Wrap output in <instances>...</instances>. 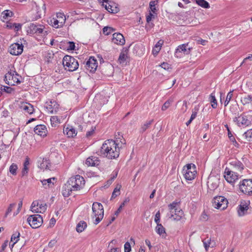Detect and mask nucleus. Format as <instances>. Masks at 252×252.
Returning a JSON list of instances; mask_svg holds the SVG:
<instances>
[{"instance_id": "nucleus-1", "label": "nucleus", "mask_w": 252, "mask_h": 252, "mask_svg": "<svg viewBox=\"0 0 252 252\" xmlns=\"http://www.w3.org/2000/svg\"><path fill=\"white\" fill-rule=\"evenodd\" d=\"M85 185L84 178L77 175L70 177L66 184L63 187V195L64 196H68L72 191L80 190L82 189Z\"/></svg>"}, {"instance_id": "nucleus-2", "label": "nucleus", "mask_w": 252, "mask_h": 252, "mask_svg": "<svg viewBox=\"0 0 252 252\" xmlns=\"http://www.w3.org/2000/svg\"><path fill=\"white\" fill-rule=\"evenodd\" d=\"M119 143L113 140H107L102 144L101 153L108 159H115L119 157L120 148Z\"/></svg>"}, {"instance_id": "nucleus-3", "label": "nucleus", "mask_w": 252, "mask_h": 252, "mask_svg": "<svg viewBox=\"0 0 252 252\" xmlns=\"http://www.w3.org/2000/svg\"><path fill=\"white\" fill-rule=\"evenodd\" d=\"M169 218L175 221H179L185 219L183 211L178 205V203L173 202L168 206Z\"/></svg>"}, {"instance_id": "nucleus-4", "label": "nucleus", "mask_w": 252, "mask_h": 252, "mask_svg": "<svg viewBox=\"0 0 252 252\" xmlns=\"http://www.w3.org/2000/svg\"><path fill=\"white\" fill-rule=\"evenodd\" d=\"M21 78V76L16 71L14 67H12L5 74L4 81L7 84L13 86L20 84Z\"/></svg>"}, {"instance_id": "nucleus-5", "label": "nucleus", "mask_w": 252, "mask_h": 252, "mask_svg": "<svg viewBox=\"0 0 252 252\" xmlns=\"http://www.w3.org/2000/svg\"><path fill=\"white\" fill-rule=\"evenodd\" d=\"M62 63L64 69L70 72L76 70L79 67L78 60L69 55H66L63 57Z\"/></svg>"}, {"instance_id": "nucleus-6", "label": "nucleus", "mask_w": 252, "mask_h": 252, "mask_svg": "<svg viewBox=\"0 0 252 252\" xmlns=\"http://www.w3.org/2000/svg\"><path fill=\"white\" fill-rule=\"evenodd\" d=\"M92 211L93 218H95L94 223L98 224L103 219L104 216V210L102 205L97 202H94L92 205Z\"/></svg>"}, {"instance_id": "nucleus-7", "label": "nucleus", "mask_w": 252, "mask_h": 252, "mask_svg": "<svg viewBox=\"0 0 252 252\" xmlns=\"http://www.w3.org/2000/svg\"><path fill=\"white\" fill-rule=\"evenodd\" d=\"M184 176L186 180L191 181L193 180L197 174L196 167L193 163L186 164L183 167Z\"/></svg>"}, {"instance_id": "nucleus-8", "label": "nucleus", "mask_w": 252, "mask_h": 252, "mask_svg": "<svg viewBox=\"0 0 252 252\" xmlns=\"http://www.w3.org/2000/svg\"><path fill=\"white\" fill-rule=\"evenodd\" d=\"M228 200L222 196H217L212 200V206L216 209L223 210L228 206Z\"/></svg>"}, {"instance_id": "nucleus-9", "label": "nucleus", "mask_w": 252, "mask_h": 252, "mask_svg": "<svg viewBox=\"0 0 252 252\" xmlns=\"http://www.w3.org/2000/svg\"><path fill=\"white\" fill-rule=\"evenodd\" d=\"M47 204L41 200H36L32 202L31 205V210L35 213H43L47 210Z\"/></svg>"}, {"instance_id": "nucleus-10", "label": "nucleus", "mask_w": 252, "mask_h": 252, "mask_svg": "<svg viewBox=\"0 0 252 252\" xmlns=\"http://www.w3.org/2000/svg\"><path fill=\"white\" fill-rule=\"evenodd\" d=\"M66 17L63 13H57L56 17H53L50 20V24L55 28L62 27L65 24Z\"/></svg>"}, {"instance_id": "nucleus-11", "label": "nucleus", "mask_w": 252, "mask_h": 252, "mask_svg": "<svg viewBox=\"0 0 252 252\" xmlns=\"http://www.w3.org/2000/svg\"><path fill=\"white\" fill-rule=\"evenodd\" d=\"M223 176L226 181L230 184L234 183L241 176L238 172L230 170L227 167L225 169Z\"/></svg>"}, {"instance_id": "nucleus-12", "label": "nucleus", "mask_w": 252, "mask_h": 252, "mask_svg": "<svg viewBox=\"0 0 252 252\" xmlns=\"http://www.w3.org/2000/svg\"><path fill=\"white\" fill-rule=\"evenodd\" d=\"M45 27L42 25L30 23L27 27V32L29 34H36L39 35L43 33Z\"/></svg>"}, {"instance_id": "nucleus-13", "label": "nucleus", "mask_w": 252, "mask_h": 252, "mask_svg": "<svg viewBox=\"0 0 252 252\" xmlns=\"http://www.w3.org/2000/svg\"><path fill=\"white\" fill-rule=\"evenodd\" d=\"M27 221L32 228H37L42 225L43 219L39 215H33L28 217Z\"/></svg>"}, {"instance_id": "nucleus-14", "label": "nucleus", "mask_w": 252, "mask_h": 252, "mask_svg": "<svg viewBox=\"0 0 252 252\" xmlns=\"http://www.w3.org/2000/svg\"><path fill=\"white\" fill-rule=\"evenodd\" d=\"M242 192L248 195L252 196V179H245L240 185Z\"/></svg>"}, {"instance_id": "nucleus-15", "label": "nucleus", "mask_w": 252, "mask_h": 252, "mask_svg": "<svg viewBox=\"0 0 252 252\" xmlns=\"http://www.w3.org/2000/svg\"><path fill=\"white\" fill-rule=\"evenodd\" d=\"M250 207V201L243 200L240 202L237 208V213L239 217H243L247 214Z\"/></svg>"}, {"instance_id": "nucleus-16", "label": "nucleus", "mask_w": 252, "mask_h": 252, "mask_svg": "<svg viewBox=\"0 0 252 252\" xmlns=\"http://www.w3.org/2000/svg\"><path fill=\"white\" fill-rule=\"evenodd\" d=\"M98 63L96 59L94 57H90L86 62L85 67L90 72H94L97 67Z\"/></svg>"}, {"instance_id": "nucleus-17", "label": "nucleus", "mask_w": 252, "mask_h": 252, "mask_svg": "<svg viewBox=\"0 0 252 252\" xmlns=\"http://www.w3.org/2000/svg\"><path fill=\"white\" fill-rule=\"evenodd\" d=\"M45 107L49 113L54 114L58 112L59 105L54 99H50L46 102Z\"/></svg>"}, {"instance_id": "nucleus-18", "label": "nucleus", "mask_w": 252, "mask_h": 252, "mask_svg": "<svg viewBox=\"0 0 252 252\" xmlns=\"http://www.w3.org/2000/svg\"><path fill=\"white\" fill-rule=\"evenodd\" d=\"M8 51L10 54L12 55H19L23 52V46L22 44L14 43L10 46Z\"/></svg>"}, {"instance_id": "nucleus-19", "label": "nucleus", "mask_w": 252, "mask_h": 252, "mask_svg": "<svg viewBox=\"0 0 252 252\" xmlns=\"http://www.w3.org/2000/svg\"><path fill=\"white\" fill-rule=\"evenodd\" d=\"M229 165L230 166V168H229L230 170L235 171V172H237L239 174L240 173H242V171L244 168L243 164L236 159H233L230 161Z\"/></svg>"}, {"instance_id": "nucleus-20", "label": "nucleus", "mask_w": 252, "mask_h": 252, "mask_svg": "<svg viewBox=\"0 0 252 252\" xmlns=\"http://www.w3.org/2000/svg\"><path fill=\"white\" fill-rule=\"evenodd\" d=\"M20 110L24 113L32 114L34 112L33 106L28 102H22L19 105Z\"/></svg>"}, {"instance_id": "nucleus-21", "label": "nucleus", "mask_w": 252, "mask_h": 252, "mask_svg": "<svg viewBox=\"0 0 252 252\" xmlns=\"http://www.w3.org/2000/svg\"><path fill=\"white\" fill-rule=\"evenodd\" d=\"M34 131L35 134L41 137H45L48 133L47 127L44 125H37L34 128Z\"/></svg>"}, {"instance_id": "nucleus-22", "label": "nucleus", "mask_w": 252, "mask_h": 252, "mask_svg": "<svg viewBox=\"0 0 252 252\" xmlns=\"http://www.w3.org/2000/svg\"><path fill=\"white\" fill-rule=\"evenodd\" d=\"M38 167L42 170L49 169L51 167L50 161L46 158H40L37 161Z\"/></svg>"}, {"instance_id": "nucleus-23", "label": "nucleus", "mask_w": 252, "mask_h": 252, "mask_svg": "<svg viewBox=\"0 0 252 252\" xmlns=\"http://www.w3.org/2000/svg\"><path fill=\"white\" fill-rule=\"evenodd\" d=\"M112 42L116 44L123 45L125 43V39L122 34L114 33L113 34Z\"/></svg>"}, {"instance_id": "nucleus-24", "label": "nucleus", "mask_w": 252, "mask_h": 252, "mask_svg": "<svg viewBox=\"0 0 252 252\" xmlns=\"http://www.w3.org/2000/svg\"><path fill=\"white\" fill-rule=\"evenodd\" d=\"M63 133L68 137H73L77 135V132L73 126L67 125L66 127H64Z\"/></svg>"}, {"instance_id": "nucleus-25", "label": "nucleus", "mask_w": 252, "mask_h": 252, "mask_svg": "<svg viewBox=\"0 0 252 252\" xmlns=\"http://www.w3.org/2000/svg\"><path fill=\"white\" fill-rule=\"evenodd\" d=\"M56 178L52 177L47 179L41 180L40 181L42 186L45 189H48L54 186L55 183L56 182Z\"/></svg>"}, {"instance_id": "nucleus-26", "label": "nucleus", "mask_w": 252, "mask_h": 252, "mask_svg": "<svg viewBox=\"0 0 252 252\" xmlns=\"http://www.w3.org/2000/svg\"><path fill=\"white\" fill-rule=\"evenodd\" d=\"M234 121L239 126L243 125H248V120L245 116L243 115H240L238 117H235L234 119Z\"/></svg>"}, {"instance_id": "nucleus-27", "label": "nucleus", "mask_w": 252, "mask_h": 252, "mask_svg": "<svg viewBox=\"0 0 252 252\" xmlns=\"http://www.w3.org/2000/svg\"><path fill=\"white\" fill-rule=\"evenodd\" d=\"M85 163L88 166H95L99 164V161L97 158L92 156L89 157L86 159Z\"/></svg>"}, {"instance_id": "nucleus-28", "label": "nucleus", "mask_w": 252, "mask_h": 252, "mask_svg": "<svg viewBox=\"0 0 252 252\" xmlns=\"http://www.w3.org/2000/svg\"><path fill=\"white\" fill-rule=\"evenodd\" d=\"M62 117L57 116H51L50 118L51 125L52 127H56L62 123Z\"/></svg>"}, {"instance_id": "nucleus-29", "label": "nucleus", "mask_w": 252, "mask_h": 252, "mask_svg": "<svg viewBox=\"0 0 252 252\" xmlns=\"http://www.w3.org/2000/svg\"><path fill=\"white\" fill-rule=\"evenodd\" d=\"M188 44H182L178 47L176 51V55L178 57V54L180 53H184V54H188L189 53V49H187Z\"/></svg>"}, {"instance_id": "nucleus-30", "label": "nucleus", "mask_w": 252, "mask_h": 252, "mask_svg": "<svg viewBox=\"0 0 252 252\" xmlns=\"http://www.w3.org/2000/svg\"><path fill=\"white\" fill-rule=\"evenodd\" d=\"M203 245L206 251H208L209 247H214L215 246L216 243L214 241H211L210 238H206L203 240Z\"/></svg>"}, {"instance_id": "nucleus-31", "label": "nucleus", "mask_w": 252, "mask_h": 252, "mask_svg": "<svg viewBox=\"0 0 252 252\" xmlns=\"http://www.w3.org/2000/svg\"><path fill=\"white\" fill-rule=\"evenodd\" d=\"M104 2L106 3L105 4L103 3V5H105V9L109 12L112 13H115L118 11V9L116 6H114L107 2V0H103Z\"/></svg>"}, {"instance_id": "nucleus-32", "label": "nucleus", "mask_w": 252, "mask_h": 252, "mask_svg": "<svg viewBox=\"0 0 252 252\" xmlns=\"http://www.w3.org/2000/svg\"><path fill=\"white\" fill-rule=\"evenodd\" d=\"M30 165V158L27 157L23 164V168L22 171V176L27 175L29 172Z\"/></svg>"}, {"instance_id": "nucleus-33", "label": "nucleus", "mask_w": 252, "mask_h": 252, "mask_svg": "<svg viewBox=\"0 0 252 252\" xmlns=\"http://www.w3.org/2000/svg\"><path fill=\"white\" fill-rule=\"evenodd\" d=\"M209 101L211 104V106L213 108L215 109L217 107V101L216 98L215 94L214 92L210 94L209 96Z\"/></svg>"}, {"instance_id": "nucleus-34", "label": "nucleus", "mask_w": 252, "mask_h": 252, "mask_svg": "<svg viewBox=\"0 0 252 252\" xmlns=\"http://www.w3.org/2000/svg\"><path fill=\"white\" fill-rule=\"evenodd\" d=\"M87 226V223L83 220H81L77 224L76 231L78 233H81L85 229Z\"/></svg>"}, {"instance_id": "nucleus-35", "label": "nucleus", "mask_w": 252, "mask_h": 252, "mask_svg": "<svg viewBox=\"0 0 252 252\" xmlns=\"http://www.w3.org/2000/svg\"><path fill=\"white\" fill-rule=\"evenodd\" d=\"M156 231L157 233H158L160 235H162V236H165L166 232L164 227L161 224H157V226L156 227Z\"/></svg>"}, {"instance_id": "nucleus-36", "label": "nucleus", "mask_w": 252, "mask_h": 252, "mask_svg": "<svg viewBox=\"0 0 252 252\" xmlns=\"http://www.w3.org/2000/svg\"><path fill=\"white\" fill-rule=\"evenodd\" d=\"M20 234L19 232H16L14 233L11 238V242H13L12 244H10L11 249H12L14 245L19 240Z\"/></svg>"}, {"instance_id": "nucleus-37", "label": "nucleus", "mask_w": 252, "mask_h": 252, "mask_svg": "<svg viewBox=\"0 0 252 252\" xmlns=\"http://www.w3.org/2000/svg\"><path fill=\"white\" fill-rule=\"evenodd\" d=\"M252 101V96L251 95H246L241 97V102L243 105H247L251 103Z\"/></svg>"}, {"instance_id": "nucleus-38", "label": "nucleus", "mask_w": 252, "mask_h": 252, "mask_svg": "<svg viewBox=\"0 0 252 252\" xmlns=\"http://www.w3.org/2000/svg\"><path fill=\"white\" fill-rule=\"evenodd\" d=\"M122 188L121 184H117L111 196V198H115L120 194V190Z\"/></svg>"}, {"instance_id": "nucleus-39", "label": "nucleus", "mask_w": 252, "mask_h": 252, "mask_svg": "<svg viewBox=\"0 0 252 252\" xmlns=\"http://www.w3.org/2000/svg\"><path fill=\"white\" fill-rule=\"evenodd\" d=\"M127 56L126 53L125 52H122L119 57L118 62L120 64H126Z\"/></svg>"}, {"instance_id": "nucleus-40", "label": "nucleus", "mask_w": 252, "mask_h": 252, "mask_svg": "<svg viewBox=\"0 0 252 252\" xmlns=\"http://www.w3.org/2000/svg\"><path fill=\"white\" fill-rule=\"evenodd\" d=\"M13 15V12L9 10L3 11L1 14V17L3 20H6L8 17H11Z\"/></svg>"}, {"instance_id": "nucleus-41", "label": "nucleus", "mask_w": 252, "mask_h": 252, "mask_svg": "<svg viewBox=\"0 0 252 252\" xmlns=\"http://www.w3.org/2000/svg\"><path fill=\"white\" fill-rule=\"evenodd\" d=\"M196 3L200 6L204 8L210 7L209 3L205 0H195Z\"/></svg>"}, {"instance_id": "nucleus-42", "label": "nucleus", "mask_w": 252, "mask_h": 252, "mask_svg": "<svg viewBox=\"0 0 252 252\" xmlns=\"http://www.w3.org/2000/svg\"><path fill=\"white\" fill-rule=\"evenodd\" d=\"M227 129L228 130V136L230 140L233 143V144L235 147H238L239 144L236 141L234 137L233 136L232 134L230 132V131L228 127H227Z\"/></svg>"}, {"instance_id": "nucleus-43", "label": "nucleus", "mask_w": 252, "mask_h": 252, "mask_svg": "<svg viewBox=\"0 0 252 252\" xmlns=\"http://www.w3.org/2000/svg\"><path fill=\"white\" fill-rule=\"evenodd\" d=\"M243 136L245 138V139L247 141H251L252 139V128L246 131L244 134Z\"/></svg>"}, {"instance_id": "nucleus-44", "label": "nucleus", "mask_w": 252, "mask_h": 252, "mask_svg": "<svg viewBox=\"0 0 252 252\" xmlns=\"http://www.w3.org/2000/svg\"><path fill=\"white\" fill-rule=\"evenodd\" d=\"M18 169V166L16 164L12 163L9 167V172L13 175H16L17 174V170Z\"/></svg>"}, {"instance_id": "nucleus-45", "label": "nucleus", "mask_w": 252, "mask_h": 252, "mask_svg": "<svg viewBox=\"0 0 252 252\" xmlns=\"http://www.w3.org/2000/svg\"><path fill=\"white\" fill-rule=\"evenodd\" d=\"M233 90L230 91L227 94L225 100L224 101V106H226L231 100L232 97H233Z\"/></svg>"}, {"instance_id": "nucleus-46", "label": "nucleus", "mask_w": 252, "mask_h": 252, "mask_svg": "<svg viewBox=\"0 0 252 252\" xmlns=\"http://www.w3.org/2000/svg\"><path fill=\"white\" fill-rule=\"evenodd\" d=\"M156 2L155 1H151L149 3L150 10L149 11H151L154 13H157V12L158 11L156 7Z\"/></svg>"}, {"instance_id": "nucleus-47", "label": "nucleus", "mask_w": 252, "mask_h": 252, "mask_svg": "<svg viewBox=\"0 0 252 252\" xmlns=\"http://www.w3.org/2000/svg\"><path fill=\"white\" fill-rule=\"evenodd\" d=\"M157 16V13H154L151 11H149V14L146 15V21L147 23H150L153 19H155Z\"/></svg>"}, {"instance_id": "nucleus-48", "label": "nucleus", "mask_w": 252, "mask_h": 252, "mask_svg": "<svg viewBox=\"0 0 252 252\" xmlns=\"http://www.w3.org/2000/svg\"><path fill=\"white\" fill-rule=\"evenodd\" d=\"M115 31V29L110 27H105L103 29V32L105 35H109Z\"/></svg>"}, {"instance_id": "nucleus-49", "label": "nucleus", "mask_w": 252, "mask_h": 252, "mask_svg": "<svg viewBox=\"0 0 252 252\" xmlns=\"http://www.w3.org/2000/svg\"><path fill=\"white\" fill-rule=\"evenodd\" d=\"M172 101H173L172 100H170V99H168L166 101H165L164 102V103L163 104V105L161 107V110L162 111H165L167 109H168L170 107Z\"/></svg>"}, {"instance_id": "nucleus-50", "label": "nucleus", "mask_w": 252, "mask_h": 252, "mask_svg": "<svg viewBox=\"0 0 252 252\" xmlns=\"http://www.w3.org/2000/svg\"><path fill=\"white\" fill-rule=\"evenodd\" d=\"M153 120L149 121L148 122H146L141 127V129L143 131H145L153 123Z\"/></svg>"}, {"instance_id": "nucleus-51", "label": "nucleus", "mask_w": 252, "mask_h": 252, "mask_svg": "<svg viewBox=\"0 0 252 252\" xmlns=\"http://www.w3.org/2000/svg\"><path fill=\"white\" fill-rule=\"evenodd\" d=\"M198 110H199V109L198 107H194V108L192 110V112L191 117L190 118V119L191 120H193L196 118L197 114L198 113Z\"/></svg>"}, {"instance_id": "nucleus-52", "label": "nucleus", "mask_w": 252, "mask_h": 252, "mask_svg": "<svg viewBox=\"0 0 252 252\" xmlns=\"http://www.w3.org/2000/svg\"><path fill=\"white\" fill-rule=\"evenodd\" d=\"M95 130V126H92L90 130L86 132V136L87 137H90L92 136L94 133V131Z\"/></svg>"}, {"instance_id": "nucleus-53", "label": "nucleus", "mask_w": 252, "mask_h": 252, "mask_svg": "<svg viewBox=\"0 0 252 252\" xmlns=\"http://www.w3.org/2000/svg\"><path fill=\"white\" fill-rule=\"evenodd\" d=\"M1 90L2 91H4L7 93L10 94L12 93V92L13 91V89L10 87L7 86H3L1 87Z\"/></svg>"}, {"instance_id": "nucleus-54", "label": "nucleus", "mask_w": 252, "mask_h": 252, "mask_svg": "<svg viewBox=\"0 0 252 252\" xmlns=\"http://www.w3.org/2000/svg\"><path fill=\"white\" fill-rule=\"evenodd\" d=\"M75 47V43L73 42L69 41L67 42V49L68 50H73Z\"/></svg>"}, {"instance_id": "nucleus-55", "label": "nucleus", "mask_w": 252, "mask_h": 252, "mask_svg": "<svg viewBox=\"0 0 252 252\" xmlns=\"http://www.w3.org/2000/svg\"><path fill=\"white\" fill-rule=\"evenodd\" d=\"M131 246L129 242H126L124 245V252H130Z\"/></svg>"}, {"instance_id": "nucleus-56", "label": "nucleus", "mask_w": 252, "mask_h": 252, "mask_svg": "<svg viewBox=\"0 0 252 252\" xmlns=\"http://www.w3.org/2000/svg\"><path fill=\"white\" fill-rule=\"evenodd\" d=\"M160 212H159V211H158L156 213V215H155V221L156 222V223L157 224L160 223H159V222H160Z\"/></svg>"}, {"instance_id": "nucleus-57", "label": "nucleus", "mask_w": 252, "mask_h": 252, "mask_svg": "<svg viewBox=\"0 0 252 252\" xmlns=\"http://www.w3.org/2000/svg\"><path fill=\"white\" fill-rule=\"evenodd\" d=\"M16 203H12L9 205L5 214L6 216H7L12 211L13 208L16 206Z\"/></svg>"}, {"instance_id": "nucleus-58", "label": "nucleus", "mask_w": 252, "mask_h": 252, "mask_svg": "<svg viewBox=\"0 0 252 252\" xmlns=\"http://www.w3.org/2000/svg\"><path fill=\"white\" fill-rule=\"evenodd\" d=\"M160 66L165 70H168L171 68V65L167 63H162Z\"/></svg>"}, {"instance_id": "nucleus-59", "label": "nucleus", "mask_w": 252, "mask_h": 252, "mask_svg": "<svg viewBox=\"0 0 252 252\" xmlns=\"http://www.w3.org/2000/svg\"><path fill=\"white\" fill-rule=\"evenodd\" d=\"M22 26V25L21 24L15 23L13 29H14L15 32H18L21 29Z\"/></svg>"}, {"instance_id": "nucleus-60", "label": "nucleus", "mask_w": 252, "mask_h": 252, "mask_svg": "<svg viewBox=\"0 0 252 252\" xmlns=\"http://www.w3.org/2000/svg\"><path fill=\"white\" fill-rule=\"evenodd\" d=\"M23 203L22 201H20L18 203V208L17 209V211L16 213H14V216H16L20 211L21 208L22 207Z\"/></svg>"}, {"instance_id": "nucleus-61", "label": "nucleus", "mask_w": 252, "mask_h": 252, "mask_svg": "<svg viewBox=\"0 0 252 252\" xmlns=\"http://www.w3.org/2000/svg\"><path fill=\"white\" fill-rule=\"evenodd\" d=\"M8 241H6L2 245L1 250H0V252H4L5 248L7 246Z\"/></svg>"}, {"instance_id": "nucleus-62", "label": "nucleus", "mask_w": 252, "mask_h": 252, "mask_svg": "<svg viewBox=\"0 0 252 252\" xmlns=\"http://www.w3.org/2000/svg\"><path fill=\"white\" fill-rule=\"evenodd\" d=\"M56 242L57 241L55 240H51L48 243V247L50 248H53L55 246Z\"/></svg>"}, {"instance_id": "nucleus-63", "label": "nucleus", "mask_w": 252, "mask_h": 252, "mask_svg": "<svg viewBox=\"0 0 252 252\" xmlns=\"http://www.w3.org/2000/svg\"><path fill=\"white\" fill-rule=\"evenodd\" d=\"M15 23H12L11 22H7L6 24V27L8 29H13Z\"/></svg>"}, {"instance_id": "nucleus-64", "label": "nucleus", "mask_w": 252, "mask_h": 252, "mask_svg": "<svg viewBox=\"0 0 252 252\" xmlns=\"http://www.w3.org/2000/svg\"><path fill=\"white\" fill-rule=\"evenodd\" d=\"M160 49V48H158V47H157L155 46V47L153 49V54L154 55H157L158 53L159 52Z\"/></svg>"}]
</instances>
